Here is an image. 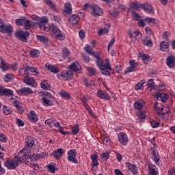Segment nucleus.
I'll list each match as a JSON object with an SVG mask.
<instances>
[{
	"label": "nucleus",
	"mask_w": 175,
	"mask_h": 175,
	"mask_svg": "<svg viewBox=\"0 0 175 175\" xmlns=\"http://www.w3.org/2000/svg\"><path fill=\"white\" fill-rule=\"evenodd\" d=\"M74 76L75 72H73L70 67H68V70H64L61 73L57 75V77L59 80H64V81L72 80Z\"/></svg>",
	"instance_id": "1"
},
{
	"label": "nucleus",
	"mask_w": 175,
	"mask_h": 175,
	"mask_svg": "<svg viewBox=\"0 0 175 175\" xmlns=\"http://www.w3.org/2000/svg\"><path fill=\"white\" fill-rule=\"evenodd\" d=\"M49 19L46 17H42L39 22L37 23L38 28L42 31H45L46 32H49V31H51V25H50L49 23Z\"/></svg>",
	"instance_id": "2"
},
{
	"label": "nucleus",
	"mask_w": 175,
	"mask_h": 175,
	"mask_svg": "<svg viewBox=\"0 0 175 175\" xmlns=\"http://www.w3.org/2000/svg\"><path fill=\"white\" fill-rule=\"evenodd\" d=\"M51 32L53 33V36H55V39L57 40H65V34L57 27V26L54 25H51Z\"/></svg>",
	"instance_id": "3"
},
{
	"label": "nucleus",
	"mask_w": 175,
	"mask_h": 175,
	"mask_svg": "<svg viewBox=\"0 0 175 175\" xmlns=\"http://www.w3.org/2000/svg\"><path fill=\"white\" fill-rule=\"evenodd\" d=\"M94 58L96 59L97 66L99 68V69H103V68L110 69V62L109 59H105L106 63L105 64V62H103V60L100 58L99 53L98 55H95Z\"/></svg>",
	"instance_id": "4"
},
{
	"label": "nucleus",
	"mask_w": 175,
	"mask_h": 175,
	"mask_svg": "<svg viewBox=\"0 0 175 175\" xmlns=\"http://www.w3.org/2000/svg\"><path fill=\"white\" fill-rule=\"evenodd\" d=\"M20 164H18V159L16 158V156L14 157L12 160H6L5 162V165L9 170L16 169Z\"/></svg>",
	"instance_id": "5"
},
{
	"label": "nucleus",
	"mask_w": 175,
	"mask_h": 175,
	"mask_svg": "<svg viewBox=\"0 0 175 175\" xmlns=\"http://www.w3.org/2000/svg\"><path fill=\"white\" fill-rule=\"evenodd\" d=\"M23 152L24 151L22 150L19 152L18 154L15 155V158L18 159V163L19 165L24 163V162H28V159H29V155Z\"/></svg>",
	"instance_id": "6"
},
{
	"label": "nucleus",
	"mask_w": 175,
	"mask_h": 175,
	"mask_svg": "<svg viewBox=\"0 0 175 175\" xmlns=\"http://www.w3.org/2000/svg\"><path fill=\"white\" fill-rule=\"evenodd\" d=\"M67 155V159L68 161H69V162L75 164L79 163V161L77 160V159H76V157L77 156V152L76 151V150H68Z\"/></svg>",
	"instance_id": "7"
},
{
	"label": "nucleus",
	"mask_w": 175,
	"mask_h": 175,
	"mask_svg": "<svg viewBox=\"0 0 175 175\" xmlns=\"http://www.w3.org/2000/svg\"><path fill=\"white\" fill-rule=\"evenodd\" d=\"M91 14L94 17H98V16H103V10L99 6L93 5H92Z\"/></svg>",
	"instance_id": "8"
},
{
	"label": "nucleus",
	"mask_w": 175,
	"mask_h": 175,
	"mask_svg": "<svg viewBox=\"0 0 175 175\" xmlns=\"http://www.w3.org/2000/svg\"><path fill=\"white\" fill-rule=\"evenodd\" d=\"M15 35L16 38H18V39L21 40V42H27V39L28 38V36H29V32L18 31L16 32Z\"/></svg>",
	"instance_id": "9"
},
{
	"label": "nucleus",
	"mask_w": 175,
	"mask_h": 175,
	"mask_svg": "<svg viewBox=\"0 0 175 175\" xmlns=\"http://www.w3.org/2000/svg\"><path fill=\"white\" fill-rule=\"evenodd\" d=\"M96 96L100 99H105V100H110V99H111L110 95H109V93H107V92L102 90L100 89L97 91Z\"/></svg>",
	"instance_id": "10"
},
{
	"label": "nucleus",
	"mask_w": 175,
	"mask_h": 175,
	"mask_svg": "<svg viewBox=\"0 0 175 175\" xmlns=\"http://www.w3.org/2000/svg\"><path fill=\"white\" fill-rule=\"evenodd\" d=\"M0 32L3 33H12L13 32V26L12 25H1L0 26Z\"/></svg>",
	"instance_id": "11"
},
{
	"label": "nucleus",
	"mask_w": 175,
	"mask_h": 175,
	"mask_svg": "<svg viewBox=\"0 0 175 175\" xmlns=\"http://www.w3.org/2000/svg\"><path fill=\"white\" fill-rule=\"evenodd\" d=\"M12 95H13V90L0 85V96H12Z\"/></svg>",
	"instance_id": "12"
},
{
	"label": "nucleus",
	"mask_w": 175,
	"mask_h": 175,
	"mask_svg": "<svg viewBox=\"0 0 175 175\" xmlns=\"http://www.w3.org/2000/svg\"><path fill=\"white\" fill-rule=\"evenodd\" d=\"M16 92L19 95H31V94L33 93V91L29 88H22L16 90Z\"/></svg>",
	"instance_id": "13"
},
{
	"label": "nucleus",
	"mask_w": 175,
	"mask_h": 175,
	"mask_svg": "<svg viewBox=\"0 0 175 175\" xmlns=\"http://www.w3.org/2000/svg\"><path fill=\"white\" fill-rule=\"evenodd\" d=\"M118 137L121 144H123V146H126V144H128V135H126V134L124 133H120Z\"/></svg>",
	"instance_id": "14"
},
{
	"label": "nucleus",
	"mask_w": 175,
	"mask_h": 175,
	"mask_svg": "<svg viewBox=\"0 0 175 175\" xmlns=\"http://www.w3.org/2000/svg\"><path fill=\"white\" fill-rule=\"evenodd\" d=\"M69 68L73 72H79V73H81V65L79 64L77 62H72Z\"/></svg>",
	"instance_id": "15"
},
{
	"label": "nucleus",
	"mask_w": 175,
	"mask_h": 175,
	"mask_svg": "<svg viewBox=\"0 0 175 175\" xmlns=\"http://www.w3.org/2000/svg\"><path fill=\"white\" fill-rule=\"evenodd\" d=\"M80 21V17L77 14H72L68 18V23L70 25H76Z\"/></svg>",
	"instance_id": "16"
},
{
	"label": "nucleus",
	"mask_w": 175,
	"mask_h": 175,
	"mask_svg": "<svg viewBox=\"0 0 175 175\" xmlns=\"http://www.w3.org/2000/svg\"><path fill=\"white\" fill-rule=\"evenodd\" d=\"M125 166L133 174H137V166L136 165L132 164L130 162H126Z\"/></svg>",
	"instance_id": "17"
},
{
	"label": "nucleus",
	"mask_w": 175,
	"mask_h": 175,
	"mask_svg": "<svg viewBox=\"0 0 175 175\" xmlns=\"http://www.w3.org/2000/svg\"><path fill=\"white\" fill-rule=\"evenodd\" d=\"M45 68L52 73L57 75V73H59V68L57 67V66H53L51 64H45Z\"/></svg>",
	"instance_id": "18"
},
{
	"label": "nucleus",
	"mask_w": 175,
	"mask_h": 175,
	"mask_svg": "<svg viewBox=\"0 0 175 175\" xmlns=\"http://www.w3.org/2000/svg\"><path fill=\"white\" fill-rule=\"evenodd\" d=\"M23 81L25 84H27V85H32L33 87H35L36 85V81H35V79L33 77H23Z\"/></svg>",
	"instance_id": "19"
},
{
	"label": "nucleus",
	"mask_w": 175,
	"mask_h": 175,
	"mask_svg": "<svg viewBox=\"0 0 175 175\" xmlns=\"http://www.w3.org/2000/svg\"><path fill=\"white\" fill-rule=\"evenodd\" d=\"M147 13H154V8L148 3H142V8Z\"/></svg>",
	"instance_id": "20"
},
{
	"label": "nucleus",
	"mask_w": 175,
	"mask_h": 175,
	"mask_svg": "<svg viewBox=\"0 0 175 175\" xmlns=\"http://www.w3.org/2000/svg\"><path fill=\"white\" fill-rule=\"evenodd\" d=\"M25 146L32 148L35 146V138L32 137H27L25 139Z\"/></svg>",
	"instance_id": "21"
},
{
	"label": "nucleus",
	"mask_w": 175,
	"mask_h": 175,
	"mask_svg": "<svg viewBox=\"0 0 175 175\" xmlns=\"http://www.w3.org/2000/svg\"><path fill=\"white\" fill-rule=\"evenodd\" d=\"M28 119L29 120V121H31V122H36L39 120V118H38V115L33 111H31L29 113V114L28 115Z\"/></svg>",
	"instance_id": "22"
},
{
	"label": "nucleus",
	"mask_w": 175,
	"mask_h": 175,
	"mask_svg": "<svg viewBox=\"0 0 175 175\" xmlns=\"http://www.w3.org/2000/svg\"><path fill=\"white\" fill-rule=\"evenodd\" d=\"M166 64L169 68H174L175 66V58L174 56H169L166 59Z\"/></svg>",
	"instance_id": "23"
},
{
	"label": "nucleus",
	"mask_w": 175,
	"mask_h": 175,
	"mask_svg": "<svg viewBox=\"0 0 175 175\" xmlns=\"http://www.w3.org/2000/svg\"><path fill=\"white\" fill-rule=\"evenodd\" d=\"M156 97L157 100H161V102H166L167 100V94L165 93H157Z\"/></svg>",
	"instance_id": "24"
},
{
	"label": "nucleus",
	"mask_w": 175,
	"mask_h": 175,
	"mask_svg": "<svg viewBox=\"0 0 175 175\" xmlns=\"http://www.w3.org/2000/svg\"><path fill=\"white\" fill-rule=\"evenodd\" d=\"M43 1L44 3L50 8V9H52V10H54L55 12H58V10H57L55 3L53 2V1L51 0H43Z\"/></svg>",
	"instance_id": "25"
},
{
	"label": "nucleus",
	"mask_w": 175,
	"mask_h": 175,
	"mask_svg": "<svg viewBox=\"0 0 175 175\" xmlns=\"http://www.w3.org/2000/svg\"><path fill=\"white\" fill-rule=\"evenodd\" d=\"M139 58H142V61L146 64V65H148L149 62H151V59L150 57V55L144 54V53H141L139 55Z\"/></svg>",
	"instance_id": "26"
},
{
	"label": "nucleus",
	"mask_w": 175,
	"mask_h": 175,
	"mask_svg": "<svg viewBox=\"0 0 175 175\" xmlns=\"http://www.w3.org/2000/svg\"><path fill=\"white\" fill-rule=\"evenodd\" d=\"M0 68L2 69V70H8L9 69H10V66L9 65V64L5 62V60H3L2 57H0Z\"/></svg>",
	"instance_id": "27"
},
{
	"label": "nucleus",
	"mask_w": 175,
	"mask_h": 175,
	"mask_svg": "<svg viewBox=\"0 0 175 175\" xmlns=\"http://www.w3.org/2000/svg\"><path fill=\"white\" fill-rule=\"evenodd\" d=\"M149 174L148 175H158V171H157V166L150 164L148 165Z\"/></svg>",
	"instance_id": "28"
},
{
	"label": "nucleus",
	"mask_w": 175,
	"mask_h": 175,
	"mask_svg": "<svg viewBox=\"0 0 175 175\" xmlns=\"http://www.w3.org/2000/svg\"><path fill=\"white\" fill-rule=\"evenodd\" d=\"M33 25H35L33 22L27 20V18H25V22L23 23V27L25 28V29H29V28L33 27Z\"/></svg>",
	"instance_id": "29"
},
{
	"label": "nucleus",
	"mask_w": 175,
	"mask_h": 175,
	"mask_svg": "<svg viewBox=\"0 0 175 175\" xmlns=\"http://www.w3.org/2000/svg\"><path fill=\"white\" fill-rule=\"evenodd\" d=\"M101 140H102V143L105 146H110V143H111L110 138L105 135H103L101 136Z\"/></svg>",
	"instance_id": "30"
},
{
	"label": "nucleus",
	"mask_w": 175,
	"mask_h": 175,
	"mask_svg": "<svg viewBox=\"0 0 175 175\" xmlns=\"http://www.w3.org/2000/svg\"><path fill=\"white\" fill-rule=\"evenodd\" d=\"M100 70H101L100 73L104 75V76H111V73L109 70H113V69L111 68V64H110V68L104 67L103 68H100Z\"/></svg>",
	"instance_id": "31"
},
{
	"label": "nucleus",
	"mask_w": 175,
	"mask_h": 175,
	"mask_svg": "<svg viewBox=\"0 0 175 175\" xmlns=\"http://www.w3.org/2000/svg\"><path fill=\"white\" fill-rule=\"evenodd\" d=\"M64 12L67 13V14H72V4L70 3L64 4Z\"/></svg>",
	"instance_id": "32"
},
{
	"label": "nucleus",
	"mask_w": 175,
	"mask_h": 175,
	"mask_svg": "<svg viewBox=\"0 0 175 175\" xmlns=\"http://www.w3.org/2000/svg\"><path fill=\"white\" fill-rule=\"evenodd\" d=\"M51 21H55V23H57L58 24H61L62 20L61 18V16L57 14H52L51 16Z\"/></svg>",
	"instance_id": "33"
},
{
	"label": "nucleus",
	"mask_w": 175,
	"mask_h": 175,
	"mask_svg": "<svg viewBox=\"0 0 175 175\" xmlns=\"http://www.w3.org/2000/svg\"><path fill=\"white\" fill-rule=\"evenodd\" d=\"M59 94L63 99H66V100L70 99V94L64 90L60 91Z\"/></svg>",
	"instance_id": "34"
},
{
	"label": "nucleus",
	"mask_w": 175,
	"mask_h": 175,
	"mask_svg": "<svg viewBox=\"0 0 175 175\" xmlns=\"http://www.w3.org/2000/svg\"><path fill=\"white\" fill-rule=\"evenodd\" d=\"M85 51L88 53V54H90V55H93V57H95V55H98V53H96L92 51V48L89 45H87L84 47Z\"/></svg>",
	"instance_id": "35"
},
{
	"label": "nucleus",
	"mask_w": 175,
	"mask_h": 175,
	"mask_svg": "<svg viewBox=\"0 0 175 175\" xmlns=\"http://www.w3.org/2000/svg\"><path fill=\"white\" fill-rule=\"evenodd\" d=\"M98 158H99V156H98L96 154L91 155V159L93 163L92 166H98L99 165V163L98 162Z\"/></svg>",
	"instance_id": "36"
},
{
	"label": "nucleus",
	"mask_w": 175,
	"mask_h": 175,
	"mask_svg": "<svg viewBox=\"0 0 175 175\" xmlns=\"http://www.w3.org/2000/svg\"><path fill=\"white\" fill-rule=\"evenodd\" d=\"M62 55L63 58L66 59V58L70 55V51L66 48H63L62 51Z\"/></svg>",
	"instance_id": "37"
},
{
	"label": "nucleus",
	"mask_w": 175,
	"mask_h": 175,
	"mask_svg": "<svg viewBox=\"0 0 175 175\" xmlns=\"http://www.w3.org/2000/svg\"><path fill=\"white\" fill-rule=\"evenodd\" d=\"M131 9H136L139 10V9H142L143 6V3H139L137 2H132L131 3Z\"/></svg>",
	"instance_id": "38"
},
{
	"label": "nucleus",
	"mask_w": 175,
	"mask_h": 175,
	"mask_svg": "<svg viewBox=\"0 0 175 175\" xmlns=\"http://www.w3.org/2000/svg\"><path fill=\"white\" fill-rule=\"evenodd\" d=\"M14 79V76L12 74H6L4 76L3 80L5 83H9V81H12Z\"/></svg>",
	"instance_id": "39"
},
{
	"label": "nucleus",
	"mask_w": 175,
	"mask_h": 175,
	"mask_svg": "<svg viewBox=\"0 0 175 175\" xmlns=\"http://www.w3.org/2000/svg\"><path fill=\"white\" fill-rule=\"evenodd\" d=\"M130 38H136L137 39H139V38H142V33H140L139 31H135L130 33Z\"/></svg>",
	"instance_id": "40"
},
{
	"label": "nucleus",
	"mask_w": 175,
	"mask_h": 175,
	"mask_svg": "<svg viewBox=\"0 0 175 175\" xmlns=\"http://www.w3.org/2000/svg\"><path fill=\"white\" fill-rule=\"evenodd\" d=\"M29 54L33 58H38L39 57V51L38 49H33L29 51Z\"/></svg>",
	"instance_id": "41"
},
{
	"label": "nucleus",
	"mask_w": 175,
	"mask_h": 175,
	"mask_svg": "<svg viewBox=\"0 0 175 175\" xmlns=\"http://www.w3.org/2000/svg\"><path fill=\"white\" fill-rule=\"evenodd\" d=\"M37 40L41 42V43H47V42H49V38L42 36H37Z\"/></svg>",
	"instance_id": "42"
},
{
	"label": "nucleus",
	"mask_w": 175,
	"mask_h": 175,
	"mask_svg": "<svg viewBox=\"0 0 175 175\" xmlns=\"http://www.w3.org/2000/svg\"><path fill=\"white\" fill-rule=\"evenodd\" d=\"M42 103L44 104V106H53V103H51V101L48 99L47 97L42 98Z\"/></svg>",
	"instance_id": "43"
},
{
	"label": "nucleus",
	"mask_w": 175,
	"mask_h": 175,
	"mask_svg": "<svg viewBox=\"0 0 175 175\" xmlns=\"http://www.w3.org/2000/svg\"><path fill=\"white\" fill-rule=\"evenodd\" d=\"M57 170V167H55V164H49L48 165V172L50 173H55V171Z\"/></svg>",
	"instance_id": "44"
},
{
	"label": "nucleus",
	"mask_w": 175,
	"mask_h": 175,
	"mask_svg": "<svg viewBox=\"0 0 175 175\" xmlns=\"http://www.w3.org/2000/svg\"><path fill=\"white\" fill-rule=\"evenodd\" d=\"M40 158H42L40 154H33V155L29 156V159L33 161H38V159H40Z\"/></svg>",
	"instance_id": "45"
},
{
	"label": "nucleus",
	"mask_w": 175,
	"mask_h": 175,
	"mask_svg": "<svg viewBox=\"0 0 175 175\" xmlns=\"http://www.w3.org/2000/svg\"><path fill=\"white\" fill-rule=\"evenodd\" d=\"M134 107L136 110H141L143 109V103L140 101H136L134 103Z\"/></svg>",
	"instance_id": "46"
},
{
	"label": "nucleus",
	"mask_w": 175,
	"mask_h": 175,
	"mask_svg": "<svg viewBox=\"0 0 175 175\" xmlns=\"http://www.w3.org/2000/svg\"><path fill=\"white\" fill-rule=\"evenodd\" d=\"M27 69L29 70V72L33 73L34 76H36V75H39V71H38V68L33 66H27Z\"/></svg>",
	"instance_id": "47"
},
{
	"label": "nucleus",
	"mask_w": 175,
	"mask_h": 175,
	"mask_svg": "<svg viewBox=\"0 0 175 175\" xmlns=\"http://www.w3.org/2000/svg\"><path fill=\"white\" fill-rule=\"evenodd\" d=\"M72 135H77L80 132V129L79 128V124L75 125L71 129Z\"/></svg>",
	"instance_id": "48"
},
{
	"label": "nucleus",
	"mask_w": 175,
	"mask_h": 175,
	"mask_svg": "<svg viewBox=\"0 0 175 175\" xmlns=\"http://www.w3.org/2000/svg\"><path fill=\"white\" fill-rule=\"evenodd\" d=\"M25 21V18H23L22 19H16L15 23L18 27H24V23Z\"/></svg>",
	"instance_id": "49"
},
{
	"label": "nucleus",
	"mask_w": 175,
	"mask_h": 175,
	"mask_svg": "<svg viewBox=\"0 0 175 175\" xmlns=\"http://www.w3.org/2000/svg\"><path fill=\"white\" fill-rule=\"evenodd\" d=\"M40 85L43 90H50V84L47 83V81H43L41 83Z\"/></svg>",
	"instance_id": "50"
},
{
	"label": "nucleus",
	"mask_w": 175,
	"mask_h": 175,
	"mask_svg": "<svg viewBox=\"0 0 175 175\" xmlns=\"http://www.w3.org/2000/svg\"><path fill=\"white\" fill-rule=\"evenodd\" d=\"M154 107L157 114H158L159 116H162V108L158 107V102H156L154 103Z\"/></svg>",
	"instance_id": "51"
},
{
	"label": "nucleus",
	"mask_w": 175,
	"mask_h": 175,
	"mask_svg": "<svg viewBox=\"0 0 175 175\" xmlns=\"http://www.w3.org/2000/svg\"><path fill=\"white\" fill-rule=\"evenodd\" d=\"M153 155V158H154V163H156V165L159 164V161L161 160V157L159 156V154L158 152H156L154 154H152Z\"/></svg>",
	"instance_id": "52"
},
{
	"label": "nucleus",
	"mask_w": 175,
	"mask_h": 175,
	"mask_svg": "<svg viewBox=\"0 0 175 175\" xmlns=\"http://www.w3.org/2000/svg\"><path fill=\"white\" fill-rule=\"evenodd\" d=\"M106 33H109V29L107 28H101L98 31V34L99 36Z\"/></svg>",
	"instance_id": "53"
},
{
	"label": "nucleus",
	"mask_w": 175,
	"mask_h": 175,
	"mask_svg": "<svg viewBox=\"0 0 175 175\" xmlns=\"http://www.w3.org/2000/svg\"><path fill=\"white\" fill-rule=\"evenodd\" d=\"M147 86H148V88H150V91H151L152 88L155 87V83L154 82V79H150L147 82Z\"/></svg>",
	"instance_id": "54"
},
{
	"label": "nucleus",
	"mask_w": 175,
	"mask_h": 175,
	"mask_svg": "<svg viewBox=\"0 0 175 175\" xmlns=\"http://www.w3.org/2000/svg\"><path fill=\"white\" fill-rule=\"evenodd\" d=\"M146 83V81L142 80L141 81H139L135 87V89L137 91H139V90H142V87H143V85H144V83Z\"/></svg>",
	"instance_id": "55"
},
{
	"label": "nucleus",
	"mask_w": 175,
	"mask_h": 175,
	"mask_svg": "<svg viewBox=\"0 0 175 175\" xmlns=\"http://www.w3.org/2000/svg\"><path fill=\"white\" fill-rule=\"evenodd\" d=\"M3 112L4 113V114H5L6 116H9V114H12V110H10V108L9 107H4L3 108Z\"/></svg>",
	"instance_id": "56"
},
{
	"label": "nucleus",
	"mask_w": 175,
	"mask_h": 175,
	"mask_svg": "<svg viewBox=\"0 0 175 175\" xmlns=\"http://www.w3.org/2000/svg\"><path fill=\"white\" fill-rule=\"evenodd\" d=\"M170 36V33H169V31H164L163 33L162 38L163 39H164V40L169 41Z\"/></svg>",
	"instance_id": "57"
},
{
	"label": "nucleus",
	"mask_w": 175,
	"mask_h": 175,
	"mask_svg": "<svg viewBox=\"0 0 175 175\" xmlns=\"http://www.w3.org/2000/svg\"><path fill=\"white\" fill-rule=\"evenodd\" d=\"M144 21L147 23L148 24H154L155 23V19L150 18V17H147L144 19Z\"/></svg>",
	"instance_id": "58"
},
{
	"label": "nucleus",
	"mask_w": 175,
	"mask_h": 175,
	"mask_svg": "<svg viewBox=\"0 0 175 175\" xmlns=\"http://www.w3.org/2000/svg\"><path fill=\"white\" fill-rule=\"evenodd\" d=\"M111 46H113V45L109 44L107 49H108V51L110 53L111 55H112V57H114V55H116V51H114V49H113Z\"/></svg>",
	"instance_id": "59"
},
{
	"label": "nucleus",
	"mask_w": 175,
	"mask_h": 175,
	"mask_svg": "<svg viewBox=\"0 0 175 175\" xmlns=\"http://www.w3.org/2000/svg\"><path fill=\"white\" fill-rule=\"evenodd\" d=\"M150 124L152 128H158V126H159V122L156 120H150Z\"/></svg>",
	"instance_id": "60"
},
{
	"label": "nucleus",
	"mask_w": 175,
	"mask_h": 175,
	"mask_svg": "<svg viewBox=\"0 0 175 175\" xmlns=\"http://www.w3.org/2000/svg\"><path fill=\"white\" fill-rule=\"evenodd\" d=\"M161 51H169V44H160Z\"/></svg>",
	"instance_id": "61"
},
{
	"label": "nucleus",
	"mask_w": 175,
	"mask_h": 175,
	"mask_svg": "<svg viewBox=\"0 0 175 175\" xmlns=\"http://www.w3.org/2000/svg\"><path fill=\"white\" fill-rule=\"evenodd\" d=\"M88 72L90 75V76H95V75L96 74V71L91 67L88 68Z\"/></svg>",
	"instance_id": "62"
},
{
	"label": "nucleus",
	"mask_w": 175,
	"mask_h": 175,
	"mask_svg": "<svg viewBox=\"0 0 175 175\" xmlns=\"http://www.w3.org/2000/svg\"><path fill=\"white\" fill-rule=\"evenodd\" d=\"M109 157H110L109 152L101 154V159H103V161H107V159H109Z\"/></svg>",
	"instance_id": "63"
},
{
	"label": "nucleus",
	"mask_w": 175,
	"mask_h": 175,
	"mask_svg": "<svg viewBox=\"0 0 175 175\" xmlns=\"http://www.w3.org/2000/svg\"><path fill=\"white\" fill-rule=\"evenodd\" d=\"M143 44H152V40L149 38H146L143 40Z\"/></svg>",
	"instance_id": "64"
}]
</instances>
